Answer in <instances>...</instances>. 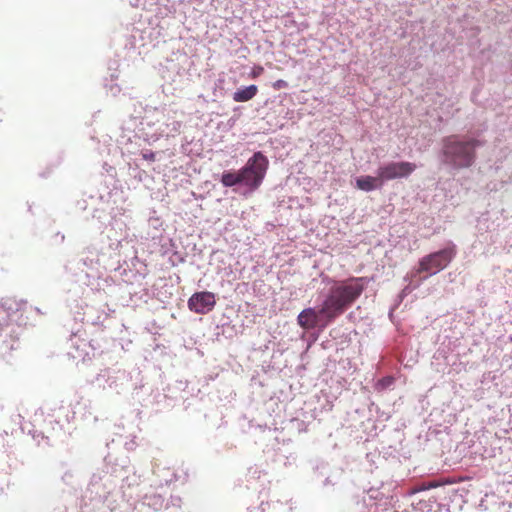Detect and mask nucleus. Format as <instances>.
Returning <instances> with one entry per match:
<instances>
[{
    "instance_id": "obj_1",
    "label": "nucleus",
    "mask_w": 512,
    "mask_h": 512,
    "mask_svg": "<svg viewBox=\"0 0 512 512\" xmlns=\"http://www.w3.org/2000/svg\"><path fill=\"white\" fill-rule=\"evenodd\" d=\"M365 277H350L342 281H336L329 289L320 313L327 322L333 321L349 308L363 293L366 288Z\"/></svg>"
},
{
    "instance_id": "obj_2",
    "label": "nucleus",
    "mask_w": 512,
    "mask_h": 512,
    "mask_svg": "<svg viewBox=\"0 0 512 512\" xmlns=\"http://www.w3.org/2000/svg\"><path fill=\"white\" fill-rule=\"evenodd\" d=\"M442 152L445 162L455 168H468L475 161V149L482 145L477 139L461 141L458 136L451 135L442 141Z\"/></svg>"
},
{
    "instance_id": "obj_3",
    "label": "nucleus",
    "mask_w": 512,
    "mask_h": 512,
    "mask_svg": "<svg viewBox=\"0 0 512 512\" xmlns=\"http://www.w3.org/2000/svg\"><path fill=\"white\" fill-rule=\"evenodd\" d=\"M268 166L269 161L262 152L254 153L253 156L248 159L245 166L239 170L242 185L247 187L250 191L257 190L265 178Z\"/></svg>"
},
{
    "instance_id": "obj_4",
    "label": "nucleus",
    "mask_w": 512,
    "mask_h": 512,
    "mask_svg": "<svg viewBox=\"0 0 512 512\" xmlns=\"http://www.w3.org/2000/svg\"><path fill=\"white\" fill-rule=\"evenodd\" d=\"M456 255L454 245L424 256L419 261L418 273L434 275L448 266Z\"/></svg>"
},
{
    "instance_id": "obj_5",
    "label": "nucleus",
    "mask_w": 512,
    "mask_h": 512,
    "mask_svg": "<svg viewBox=\"0 0 512 512\" xmlns=\"http://www.w3.org/2000/svg\"><path fill=\"white\" fill-rule=\"evenodd\" d=\"M416 168L417 166L415 163L408 161L389 162L378 168V174L384 183L385 181H391L398 178H407L416 170Z\"/></svg>"
},
{
    "instance_id": "obj_6",
    "label": "nucleus",
    "mask_w": 512,
    "mask_h": 512,
    "mask_svg": "<svg viewBox=\"0 0 512 512\" xmlns=\"http://www.w3.org/2000/svg\"><path fill=\"white\" fill-rule=\"evenodd\" d=\"M216 305L215 294L209 291L196 292L188 300V307L197 314H206Z\"/></svg>"
},
{
    "instance_id": "obj_7",
    "label": "nucleus",
    "mask_w": 512,
    "mask_h": 512,
    "mask_svg": "<svg viewBox=\"0 0 512 512\" xmlns=\"http://www.w3.org/2000/svg\"><path fill=\"white\" fill-rule=\"evenodd\" d=\"M324 316L313 308L304 309L297 317L298 324L304 329H313L318 325L319 317Z\"/></svg>"
},
{
    "instance_id": "obj_8",
    "label": "nucleus",
    "mask_w": 512,
    "mask_h": 512,
    "mask_svg": "<svg viewBox=\"0 0 512 512\" xmlns=\"http://www.w3.org/2000/svg\"><path fill=\"white\" fill-rule=\"evenodd\" d=\"M383 185L382 179H380L379 174L377 173L376 177L373 176H362L356 179V187L360 190L369 192L373 191L377 188H380Z\"/></svg>"
},
{
    "instance_id": "obj_9",
    "label": "nucleus",
    "mask_w": 512,
    "mask_h": 512,
    "mask_svg": "<svg viewBox=\"0 0 512 512\" xmlns=\"http://www.w3.org/2000/svg\"><path fill=\"white\" fill-rule=\"evenodd\" d=\"M258 93V87L256 85H250L241 89H238L233 93V100L235 102H247L253 99Z\"/></svg>"
},
{
    "instance_id": "obj_10",
    "label": "nucleus",
    "mask_w": 512,
    "mask_h": 512,
    "mask_svg": "<svg viewBox=\"0 0 512 512\" xmlns=\"http://www.w3.org/2000/svg\"><path fill=\"white\" fill-rule=\"evenodd\" d=\"M221 183L225 187H233L242 184L240 171H225L222 174Z\"/></svg>"
},
{
    "instance_id": "obj_11",
    "label": "nucleus",
    "mask_w": 512,
    "mask_h": 512,
    "mask_svg": "<svg viewBox=\"0 0 512 512\" xmlns=\"http://www.w3.org/2000/svg\"><path fill=\"white\" fill-rule=\"evenodd\" d=\"M264 72V68L260 65L254 66L250 72V77L253 79L258 78Z\"/></svg>"
},
{
    "instance_id": "obj_12",
    "label": "nucleus",
    "mask_w": 512,
    "mask_h": 512,
    "mask_svg": "<svg viewBox=\"0 0 512 512\" xmlns=\"http://www.w3.org/2000/svg\"><path fill=\"white\" fill-rule=\"evenodd\" d=\"M275 90H280L288 87V83L285 80L279 79L272 84Z\"/></svg>"
},
{
    "instance_id": "obj_13",
    "label": "nucleus",
    "mask_w": 512,
    "mask_h": 512,
    "mask_svg": "<svg viewBox=\"0 0 512 512\" xmlns=\"http://www.w3.org/2000/svg\"><path fill=\"white\" fill-rule=\"evenodd\" d=\"M142 157L148 161H155L156 155L152 151H146V152L142 153Z\"/></svg>"
},
{
    "instance_id": "obj_14",
    "label": "nucleus",
    "mask_w": 512,
    "mask_h": 512,
    "mask_svg": "<svg viewBox=\"0 0 512 512\" xmlns=\"http://www.w3.org/2000/svg\"><path fill=\"white\" fill-rule=\"evenodd\" d=\"M425 490H428L427 489V485L426 483H423L419 486H415L412 490H411V494H415V493H418V492H421V491H425Z\"/></svg>"
},
{
    "instance_id": "obj_15",
    "label": "nucleus",
    "mask_w": 512,
    "mask_h": 512,
    "mask_svg": "<svg viewBox=\"0 0 512 512\" xmlns=\"http://www.w3.org/2000/svg\"><path fill=\"white\" fill-rule=\"evenodd\" d=\"M426 485H427V489L429 490V489L437 488L441 484L439 482H436V481H431V482L426 483Z\"/></svg>"
}]
</instances>
